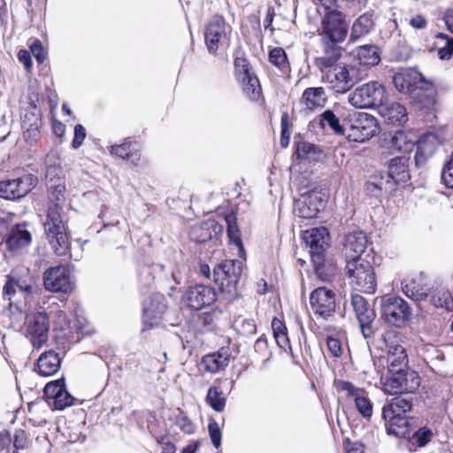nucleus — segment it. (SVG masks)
Masks as SVG:
<instances>
[{
  "label": "nucleus",
  "mask_w": 453,
  "mask_h": 453,
  "mask_svg": "<svg viewBox=\"0 0 453 453\" xmlns=\"http://www.w3.org/2000/svg\"><path fill=\"white\" fill-rule=\"evenodd\" d=\"M41 293L36 278L28 271L25 274H11L3 287L2 296L8 302V309L12 319L19 320L26 314L23 334L34 349H39L49 339L50 326L47 311L29 312L35 297Z\"/></svg>",
  "instance_id": "obj_1"
},
{
  "label": "nucleus",
  "mask_w": 453,
  "mask_h": 453,
  "mask_svg": "<svg viewBox=\"0 0 453 453\" xmlns=\"http://www.w3.org/2000/svg\"><path fill=\"white\" fill-rule=\"evenodd\" d=\"M393 82L400 93L413 94V99L417 100L421 109H428L434 105V83L426 79L416 68L402 69L395 73Z\"/></svg>",
  "instance_id": "obj_2"
},
{
  "label": "nucleus",
  "mask_w": 453,
  "mask_h": 453,
  "mask_svg": "<svg viewBox=\"0 0 453 453\" xmlns=\"http://www.w3.org/2000/svg\"><path fill=\"white\" fill-rule=\"evenodd\" d=\"M310 248V256L317 276L323 281L330 280L335 274L334 265L326 260V250L329 247V233L326 227H315L306 231L303 235Z\"/></svg>",
  "instance_id": "obj_3"
},
{
  "label": "nucleus",
  "mask_w": 453,
  "mask_h": 453,
  "mask_svg": "<svg viewBox=\"0 0 453 453\" xmlns=\"http://www.w3.org/2000/svg\"><path fill=\"white\" fill-rule=\"evenodd\" d=\"M60 211L61 207L58 203L50 205L43 227L50 249L55 255L63 257L68 254L71 243Z\"/></svg>",
  "instance_id": "obj_4"
},
{
  "label": "nucleus",
  "mask_w": 453,
  "mask_h": 453,
  "mask_svg": "<svg viewBox=\"0 0 453 453\" xmlns=\"http://www.w3.org/2000/svg\"><path fill=\"white\" fill-rule=\"evenodd\" d=\"M380 309L381 319L390 326L404 328L411 321L412 310L409 303L399 296H382Z\"/></svg>",
  "instance_id": "obj_5"
},
{
  "label": "nucleus",
  "mask_w": 453,
  "mask_h": 453,
  "mask_svg": "<svg viewBox=\"0 0 453 453\" xmlns=\"http://www.w3.org/2000/svg\"><path fill=\"white\" fill-rule=\"evenodd\" d=\"M346 273L350 286L357 291L373 294L377 281L374 269L371 263L364 258L348 260Z\"/></svg>",
  "instance_id": "obj_6"
},
{
  "label": "nucleus",
  "mask_w": 453,
  "mask_h": 453,
  "mask_svg": "<svg viewBox=\"0 0 453 453\" xmlns=\"http://www.w3.org/2000/svg\"><path fill=\"white\" fill-rule=\"evenodd\" d=\"M385 87L378 81H369L357 87L349 96V102L356 108L380 107L387 100Z\"/></svg>",
  "instance_id": "obj_7"
},
{
  "label": "nucleus",
  "mask_w": 453,
  "mask_h": 453,
  "mask_svg": "<svg viewBox=\"0 0 453 453\" xmlns=\"http://www.w3.org/2000/svg\"><path fill=\"white\" fill-rule=\"evenodd\" d=\"M242 273V262L240 260H225L213 269V279L221 291L233 294Z\"/></svg>",
  "instance_id": "obj_8"
},
{
  "label": "nucleus",
  "mask_w": 453,
  "mask_h": 453,
  "mask_svg": "<svg viewBox=\"0 0 453 453\" xmlns=\"http://www.w3.org/2000/svg\"><path fill=\"white\" fill-rule=\"evenodd\" d=\"M420 384L418 374L409 369L390 373V377L382 381V389L389 395L414 393Z\"/></svg>",
  "instance_id": "obj_9"
},
{
  "label": "nucleus",
  "mask_w": 453,
  "mask_h": 453,
  "mask_svg": "<svg viewBox=\"0 0 453 453\" xmlns=\"http://www.w3.org/2000/svg\"><path fill=\"white\" fill-rule=\"evenodd\" d=\"M231 27L226 25L222 16L216 15L211 19L204 31V41L208 51L215 54L219 48L229 44Z\"/></svg>",
  "instance_id": "obj_10"
},
{
  "label": "nucleus",
  "mask_w": 453,
  "mask_h": 453,
  "mask_svg": "<svg viewBox=\"0 0 453 453\" xmlns=\"http://www.w3.org/2000/svg\"><path fill=\"white\" fill-rule=\"evenodd\" d=\"M348 33L345 15L338 10H328L321 22V41L342 42Z\"/></svg>",
  "instance_id": "obj_11"
},
{
  "label": "nucleus",
  "mask_w": 453,
  "mask_h": 453,
  "mask_svg": "<svg viewBox=\"0 0 453 453\" xmlns=\"http://www.w3.org/2000/svg\"><path fill=\"white\" fill-rule=\"evenodd\" d=\"M42 280L45 289L50 292L68 294L74 288L71 269L65 265L47 269L43 273Z\"/></svg>",
  "instance_id": "obj_12"
},
{
  "label": "nucleus",
  "mask_w": 453,
  "mask_h": 453,
  "mask_svg": "<svg viewBox=\"0 0 453 453\" xmlns=\"http://www.w3.org/2000/svg\"><path fill=\"white\" fill-rule=\"evenodd\" d=\"M377 119L366 113L358 112L351 120L347 137L349 141L365 142L379 134Z\"/></svg>",
  "instance_id": "obj_13"
},
{
  "label": "nucleus",
  "mask_w": 453,
  "mask_h": 453,
  "mask_svg": "<svg viewBox=\"0 0 453 453\" xmlns=\"http://www.w3.org/2000/svg\"><path fill=\"white\" fill-rule=\"evenodd\" d=\"M320 72L322 81L337 93L347 92L356 82L353 75L355 70L349 66L334 65Z\"/></svg>",
  "instance_id": "obj_14"
},
{
  "label": "nucleus",
  "mask_w": 453,
  "mask_h": 453,
  "mask_svg": "<svg viewBox=\"0 0 453 453\" xmlns=\"http://www.w3.org/2000/svg\"><path fill=\"white\" fill-rule=\"evenodd\" d=\"M216 300L217 292L215 288L204 284L189 287L182 296V303L195 311L211 306Z\"/></svg>",
  "instance_id": "obj_15"
},
{
  "label": "nucleus",
  "mask_w": 453,
  "mask_h": 453,
  "mask_svg": "<svg viewBox=\"0 0 453 453\" xmlns=\"http://www.w3.org/2000/svg\"><path fill=\"white\" fill-rule=\"evenodd\" d=\"M350 305L359 323L363 336L366 339L371 337L372 334V324L376 318L373 307L359 294H351Z\"/></svg>",
  "instance_id": "obj_16"
},
{
  "label": "nucleus",
  "mask_w": 453,
  "mask_h": 453,
  "mask_svg": "<svg viewBox=\"0 0 453 453\" xmlns=\"http://www.w3.org/2000/svg\"><path fill=\"white\" fill-rule=\"evenodd\" d=\"M166 311L165 297L159 293L152 294L143 303V325L147 328L160 326L165 319Z\"/></svg>",
  "instance_id": "obj_17"
},
{
  "label": "nucleus",
  "mask_w": 453,
  "mask_h": 453,
  "mask_svg": "<svg viewBox=\"0 0 453 453\" xmlns=\"http://www.w3.org/2000/svg\"><path fill=\"white\" fill-rule=\"evenodd\" d=\"M37 184V178L26 174L14 180L0 182V197L17 200L27 196Z\"/></svg>",
  "instance_id": "obj_18"
},
{
  "label": "nucleus",
  "mask_w": 453,
  "mask_h": 453,
  "mask_svg": "<svg viewBox=\"0 0 453 453\" xmlns=\"http://www.w3.org/2000/svg\"><path fill=\"white\" fill-rule=\"evenodd\" d=\"M337 390L345 392L354 403L358 413L365 419H370L372 416V403L368 397L364 388L354 386L351 382L346 380H338L335 382Z\"/></svg>",
  "instance_id": "obj_19"
},
{
  "label": "nucleus",
  "mask_w": 453,
  "mask_h": 453,
  "mask_svg": "<svg viewBox=\"0 0 453 453\" xmlns=\"http://www.w3.org/2000/svg\"><path fill=\"white\" fill-rule=\"evenodd\" d=\"M310 304L315 315L326 319L335 311V294L325 287L318 288L311 293Z\"/></svg>",
  "instance_id": "obj_20"
},
{
  "label": "nucleus",
  "mask_w": 453,
  "mask_h": 453,
  "mask_svg": "<svg viewBox=\"0 0 453 453\" xmlns=\"http://www.w3.org/2000/svg\"><path fill=\"white\" fill-rule=\"evenodd\" d=\"M235 73L238 81L242 84L246 95L256 99L260 94V85L257 77L251 72L247 59L236 58L234 60Z\"/></svg>",
  "instance_id": "obj_21"
},
{
  "label": "nucleus",
  "mask_w": 453,
  "mask_h": 453,
  "mask_svg": "<svg viewBox=\"0 0 453 453\" xmlns=\"http://www.w3.org/2000/svg\"><path fill=\"white\" fill-rule=\"evenodd\" d=\"M386 183L383 182V176L381 180L375 184L379 189L387 188L386 185L392 188V181L394 184L406 182L410 179L408 158L405 156L395 157L390 160L388 165V171L387 173Z\"/></svg>",
  "instance_id": "obj_22"
},
{
  "label": "nucleus",
  "mask_w": 453,
  "mask_h": 453,
  "mask_svg": "<svg viewBox=\"0 0 453 453\" xmlns=\"http://www.w3.org/2000/svg\"><path fill=\"white\" fill-rule=\"evenodd\" d=\"M323 207L324 199L314 190L302 195L301 198L295 203L296 213L303 219L316 217Z\"/></svg>",
  "instance_id": "obj_23"
},
{
  "label": "nucleus",
  "mask_w": 453,
  "mask_h": 453,
  "mask_svg": "<svg viewBox=\"0 0 453 453\" xmlns=\"http://www.w3.org/2000/svg\"><path fill=\"white\" fill-rule=\"evenodd\" d=\"M223 226L215 219H209L200 224L191 226L189 238L192 242L203 243L214 238H218L223 233Z\"/></svg>",
  "instance_id": "obj_24"
},
{
  "label": "nucleus",
  "mask_w": 453,
  "mask_h": 453,
  "mask_svg": "<svg viewBox=\"0 0 453 453\" xmlns=\"http://www.w3.org/2000/svg\"><path fill=\"white\" fill-rule=\"evenodd\" d=\"M367 245V237L362 231H353L345 235L343 241V252L349 260L362 258L361 254Z\"/></svg>",
  "instance_id": "obj_25"
},
{
  "label": "nucleus",
  "mask_w": 453,
  "mask_h": 453,
  "mask_svg": "<svg viewBox=\"0 0 453 453\" xmlns=\"http://www.w3.org/2000/svg\"><path fill=\"white\" fill-rule=\"evenodd\" d=\"M323 45L322 55L316 58V65L320 71L336 65L342 56V47L339 42L321 41Z\"/></svg>",
  "instance_id": "obj_26"
},
{
  "label": "nucleus",
  "mask_w": 453,
  "mask_h": 453,
  "mask_svg": "<svg viewBox=\"0 0 453 453\" xmlns=\"http://www.w3.org/2000/svg\"><path fill=\"white\" fill-rule=\"evenodd\" d=\"M417 150L415 154V162L418 166L424 165L437 150L439 141L434 134H426L416 142Z\"/></svg>",
  "instance_id": "obj_27"
},
{
  "label": "nucleus",
  "mask_w": 453,
  "mask_h": 453,
  "mask_svg": "<svg viewBox=\"0 0 453 453\" xmlns=\"http://www.w3.org/2000/svg\"><path fill=\"white\" fill-rule=\"evenodd\" d=\"M380 108V114L389 124L402 126L408 121L406 108L399 103L383 104Z\"/></svg>",
  "instance_id": "obj_28"
},
{
  "label": "nucleus",
  "mask_w": 453,
  "mask_h": 453,
  "mask_svg": "<svg viewBox=\"0 0 453 453\" xmlns=\"http://www.w3.org/2000/svg\"><path fill=\"white\" fill-rule=\"evenodd\" d=\"M412 407V397L410 395H399L394 397L382 409L384 419H392L395 415H403L410 411Z\"/></svg>",
  "instance_id": "obj_29"
},
{
  "label": "nucleus",
  "mask_w": 453,
  "mask_h": 453,
  "mask_svg": "<svg viewBox=\"0 0 453 453\" xmlns=\"http://www.w3.org/2000/svg\"><path fill=\"white\" fill-rule=\"evenodd\" d=\"M387 361L389 373L407 369L408 357L405 349L399 344L388 345Z\"/></svg>",
  "instance_id": "obj_30"
},
{
  "label": "nucleus",
  "mask_w": 453,
  "mask_h": 453,
  "mask_svg": "<svg viewBox=\"0 0 453 453\" xmlns=\"http://www.w3.org/2000/svg\"><path fill=\"white\" fill-rule=\"evenodd\" d=\"M326 101L327 96L322 87L307 88L300 99V103L311 111L323 108Z\"/></svg>",
  "instance_id": "obj_31"
},
{
  "label": "nucleus",
  "mask_w": 453,
  "mask_h": 453,
  "mask_svg": "<svg viewBox=\"0 0 453 453\" xmlns=\"http://www.w3.org/2000/svg\"><path fill=\"white\" fill-rule=\"evenodd\" d=\"M31 240L32 235L26 228V226L18 224L11 229L6 240V245L10 250L16 251L27 247Z\"/></svg>",
  "instance_id": "obj_32"
},
{
  "label": "nucleus",
  "mask_w": 453,
  "mask_h": 453,
  "mask_svg": "<svg viewBox=\"0 0 453 453\" xmlns=\"http://www.w3.org/2000/svg\"><path fill=\"white\" fill-rule=\"evenodd\" d=\"M60 358L54 350L46 351L37 360V372L42 376H52L60 368Z\"/></svg>",
  "instance_id": "obj_33"
},
{
  "label": "nucleus",
  "mask_w": 453,
  "mask_h": 453,
  "mask_svg": "<svg viewBox=\"0 0 453 453\" xmlns=\"http://www.w3.org/2000/svg\"><path fill=\"white\" fill-rule=\"evenodd\" d=\"M229 360L228 350L222 348L218 352L205 355L202 359V365L207 372L215 373L226 367Z\"/></svg>",
  "instance_id": "obj_34"
},
{
  "label": "nucleus",
  "mask_w": 453,
  "mask_h": 453,
  "mask_svg": "<svg viewBox=\"0 0 453 453\" xmlns=\"http://www.w3.org/2000/svg\"><path fill=\"white\" fill-rule=\"evenodd\" d=\"M109 152L111 155L129 160L134 165H138L141 160L139 146L135 142H127L119 145H111L109 148Z\"/></svg>",
  "instance_id": "obj_35"
},
{
  "label": "nucleus",
  "mask_w": 453,
  "mask_h": 453,
  "mask_svg": "<svg viewBox=\"0 0 453 453\" xmlns=\"http://www.w3.org/2000/svg\"><path fill=\"white\" fill-rule=\"evenodd\" d=\"M374 26L372 12H367L359 16L352 25L349 40L356 42L370 33Z\"/></svg>",
  "instance_id": "obj_36"
},
{
  "label": "nucleus",
  "mask_w": 453,
  "mask_h": 453,
  "mask_svg": "<svg viewBox=\"0 0 453 453\" xmlns=\"http://www.w3.org/2000/svg\"><path fill=\"white\" fill-rule=\"evenodd\" d=\"M392 147L402 153L411 152L416 145V141L413 139V134L406 133L403 130L395 132L391 139Z\"/></svg>",
  "instance_id": "obj_37"
},
{
  "label": "nucleus",
  "mask_w": 453,
  "mask_h": 453,
  "mask_svg": "<svg viewBox=\"0 0 453 453\" xmlns=\"http://www.w3.org/2000/svg\"><path fill=\"white\" fill-rule=\"evenodd\" d=\"M357 57L364 65H376L380 61L379 49L375 45H363L357 49Z\"/></svg>",
  "instance_id": "obj_38"
},
{
  "label": "nucleus",
  "mask_w": 453,
  "mask_h": 453,
  "mask_svg": "<svg viewBox=\"0 0 453 453\" xmlns=\"http://www.w3.org/2000/svg\"><path fill=\"white\" fill-rule=\"evenodd\" d=\"M49 318L53 319L55 330L65 331L70 327V320L66 313L59 308L58 303H54L48 308Z\"/></svg>",
  "instance_id": "obj_39"
},
{
  "label": "nucleus",
  "mask_w": 453,
  "mask_h": 453,
  "mask_svg": "<svg viewBox=\"0 0 453 453\" xmlns=\"http://www.w3.org/2000/svg\"><path fill=\"white\" fill-rule=\"evenodd\" d=\"M430 302L436 308L446 310L453 308L451 293L446 288H439L434 290L431 294Z\"/></svg>",
  "instance_id": "obj_40"
},
{
  "label": "nucleus",
  "mask_w": 453,
  "mask_h": 453,
  "mask_svg": "<svg viewBox=\"0 0 453 453\" xmlns=\"http://www.w3.org/2000/svg\"><path fill=\"white\" fill-rule=\"evenodd\" d=\"M29 117L32 119L31 123H27V120H26L25 124H22L23 135L27 143L34 144L40 134L41 119L38 115Z\"/></svg>",
  "instance_id": "obj_41"
},
{
  "label": "nucleus",
  "mask_w": 453,
  "mask_h": 453,
  "mask_svg": "<svg viewBox=\"0 0 453 453\" xmlns=\"http://www.w3.org/2000/svg\"><path fill=\"white\" fill-rule=\"evenodd\" d=\"M319 124L323 128L329 127L336 134H344V127L340 124L339 118L331 110L325 111L319 116Z\"/></svg>",
  "instance_id": "obj_42"
},
{
  "label": "nucleus",
  "mask_w": 453,
  "mask_h": 453,
  "mask_svg": "<svg viewBox=\"0 0 453 453\" xmlns=\"http://www.w3.org/2000/svg\"><path fill=\"white\" fill-rule=\"evenodd\" d=\"M296 154L300 158L318 161L320 159L322 150L313 143L303 142L297 145Z\"/></svg>",
  "instance_id": "obj_43"
},
{
  "label": "nucleus",
  "mask_w": 453,
  "mask_h": 453,
  "mask_svg": "<svg viewBox=\"0 0 453 453\" xmlns=\"http://www.w3.org/2000/svg\"><path fill=\"white\" fill-rule=\"evenodd\" d=\"M388 433L397 437L403 436L407 432L408 421L403 415H395L392 419H385Z\"/></svg>",
  "instance_id": "obj_44"
},
{
  "label": "nucleus",
  "mask_w": 453,
  "mask_h": 453,
  "mask_svg": "<svg viewBox=\"0 0 453 453\" xmlns=\"http://www.w3.org/2000/svg\"><path fill=\"white\" fill-rule=\"evenodd\" d=\"M206 403L216 411L220 412L225 409L226 398L222 390L218 387H211L206 395Z\"/></svg>",
  "instance_id": "obj_45"
},
{
  "label": "nucleus",
  "mask_w": 453,
  "mask_h": 453,
  "mask_svg": "<svg viewBox=\"0 0 453 453\" xmlns=\"http://www.w3.org/2000/svg\"><path fill=\"white\" fill-rule=\"evenodd\" d=\"M269 61L273 65L282 72L289 70V63L288 61L287 54L282 48L276 47L273 49L269 52Z\"/></svg>",
  "instance_id": "obj_46"
},
{
  "label": "nucleus",
  "mask_w": 453,
  "mask_h": 453,
  "mask_svg": "<svg viewBox=\"0 0 453 453\" xmlns=\"http://www.w3.org/2000/svg\"><path fill=\"white\" fill-rule=\"evenodd\" d=\"M227 224V236L229 242L235 245L239 250L242 249V239L239 228L236 225L235 219L232 215H228L225 219Z\"/></svg>",
  "instance_id": "obj_47"
},
{
  "label": "nucleus",
  "mask_w": 453,
  "mask_h": 453,
  "mask_svg": "<svg viewBox=\"0 0 453 453\" xmlns=\"http://www.w3.org/2000/svg\"><path fill=\"white\" fill-rule=\"evenodd\" d=\"M434 438V432L432 429L423 426L418 428L412 435L413 441L419 447L426 446Z\"/></svg>",
  "instance_id": "obj_48"
},
{
  "label": "nucleus",
  "mask_w": 453,
  "mask_h": 453,
  "mask_svg": "<svg viewBox=\"0 0 453 453\" xmlns=\"http://www.w3.org/2000/svg\"><path fill=\"white\" fill-rule=\"evenodd\" d=\"M402 291L407 297L415 301L424 300L427 296L426 293L420 292L415 288L414 281H402Z\"/></svg>",
  "instance_id": "obj_49"
},
{
  "label": "nucleus",
  "mask_w": 453,
  "mask_h": 453,
  "mask_svg": "<svg viewBox=\"0 0 453 453\" xmlns=\"http://www.w3.org/2000/svg\"><path fill=\"white\" fill-rule=\"evenodd\" d=\"M73 403V397L66 391L65 386L62 388V392L57 396L54 401L50 402V406H52L56 410H64L66 407L71 406Z\"/></svg>",
  "instance_id": "obj_50"
},
{
  "label": "nucleus",
  "mask_w": 453,
  "mask_h": 453,
  "mask_svg": "<svg viewBox=\"0 0 453 453\" xmlns=\"http://www.w3.org/2000/svg\"><path fill=\"white\" fill-rule=\"evenodd\" d=\"M281 134H280V145L283 148H287L289 143L291 135V123L289 117L287 112L283 113L280 119Z\"/></svg>",
  "instance_id": "obj_51"
},
{
  "label": "nucleus",
  "mask_w": 453,
  "mask_h": 453,
  "mask_svg": "<svg viewBox=\"0 0 453 453\" xmlns=\"http://www.w3.org/2000/svg\"><path fill=\"white\" fill-rule=\"evenodd\" d=\"M441 180L446 187L453 188V153L444 163L441 171Z\"/></svg>",
  "instance_id": "obj_52"
},
{
  "label": "nucleus",
  "mask_w": 453,
  "mask_h": 453,
  "mask_svg": "<svg viewBox=\"0 0 453 453\" xmlns=\"http://www.w3.org/2000/svg\"><path fill=\"white\" fill-rule=\"evenodd\" d=\"M65 386L63 380L51 381L46 384L44 388V395L48 399V403L54 401L62 392V388Z\"/></svg>",
  "instance_id": "obj_53"
},
{
  "label": "nucleus",
  "mask_w": 453,
  "mask_h": 453,
  "mask_svg": "<svg viewBox=\"0 0 453 453\" xmlns=\"http://www.w3.org/2000/svg\"><path fill=\"white\" fill-rule=\"evenodd\" d=\"M438 37L447 39L446 45L438 50V57L440 59L448 60L453 55V38H449L444 34H439Z\"/></svg>",
  "instance_id": "obj_54"
},
{
  "label": "nucleus",
  "mask_w": 453,
  "mask_h": 453,
  "mask_svg": "<svg viewBox=\"0 0 453 453\" xmlns=\"http://www.w3.org/2000/svg\"><path fill=\"white\" fill-rule=\"evenodd\" d=\"M208 431L212 445L218 449L221 444V431L219 424L214 420L210 421Z\"/></svg>",
  "instance_id": "obj_55"
},
{
  "label": "nucleus",
  "mask_w": 453,
  "mask_h": 453,
  "mask_svg": "<svg viewBox=\"0 0 453 453\" xmlns=\"http://www.w3.org/2000/svg\"><path fill=\"white\" fill-rule=\"evenodd\" d=\"M327 349L332 356L339 357L342 355L343 349L339 339L328 336L326 340Z\"/></svg>",
  "instance_id": "obj_56"
},
{
  "label": "nucleus",
  "mask_w": 453,
  "mask_h": 453,
  "mask_svg": "<svg viewBox=\"0 0 453 453\" xmlns=\"http://www.w3.org/2000/svg\"><path fill=\"white\" fill-rule=\"evenodd\" d=\"M86 130L82 125L77 124L74 127V136L72 142V147L73 149H78L81 146L84 139L86 138Z\"/></svg>",
  "instance_id": "obj_57"
},
{
  "label": "nucleus",
  "mask_w": 453,
  "mask_h": 453,
  "mask_svg": "<svg viewBox=\"0 0 453 453\" xmlns=\"http://www.w3.org/2000/svg\"><path fill=\"white\" fill-rule=\"evenodd\" d=\"M177 425L186 434L194 432V425L191 420L184 414H180L177 418Z\"/></svg>",
  "instance_id": "obj_58"
},
{
  "label": "nucleus",
  "mask_w": 453,
  "mask_h": 453,
  "mask_svg": "<svg viewBox=\"0 0 453 453\" xmlns=\"http://www.w3.org/2000/svg\"><path fill=\"white\" fill-rule=\"evenodd\" d=\"M408 24L414 29L422 30L427 27L426 18L420 14H416L408 19Z\"/></svg>",
  "instance_id": "obj_59"
},
{
  "label": "nucleus",
  "mask_w": 453,
  "mask_h": 453,
  "mask_svg": "<svg viewBox=\"0 0 453 453\" xmlns=\"http://www.w3.org/2000/svg\"><path fill=\"white\" fill-rule=\"evenodd\" d=\"M13 446L16 449H22L26 446V434L21 429L16 430L13 439Z\"/></svg>",
  "instance_id": "obj_60"
},
{
  "label": "nucleus",
  "mask_w": 453,
  "mask_h": 453,
  "mask_svg": "<svg viewBox=\"0 0 453 453\" xmlns=\"http://www.w3.org/2000/svg\"><path fill=\"white\" fill-rule=\"evenodd\" d=\"M18 58L27 70H29L32 67L33 63L28 50H20L18 53Z\"/></svg>",
  "instance_id": "obj_61"
},
{
  "label": "nucleus",
  "mask_w": 453,
  "mask_h": 453,
  "mask_svg": "<svg viewBox=\"0 0 453 453\" xmlns=\"http://www.w3.org/2000/svg\"><path fill=\"white\" fill-rule=\"evenodd\" d=\"M32 53L37 58L39 62H42L45 58L44 54L42 53V46L39 41L34 42L30 46Z\"/></svg>",
  "instance_id": "obj_62"
},
{
  "label": "nucleus",
  "mask_w": 453,
  "mask_h": 453,
  "mask_svg": "<svg viewBox=\"0 0 453 453\" xmlns=\"http://www.w3.org/2000/svg\"><path fill=\"white\" fill-rule=\"evenodd\" d=\"M272 330L274 337L277 334H280L287 332V327L280 319L275 318L272 321Z\"/></svg>",
  "instance_id": "obj_63"
},
{
  "label": "nucleus",
  "mask_w": 453,
  "mask_h": 453,
  "mask_svg": "<svg viewBox=\"0 0 453 453\" xmlns=\"http://www.w3.org/2000/svg\"><path fill=\"white\" fill-rule=\"evenodd\" d=\"M274 339L280 349H286L287 347H289L288 332L275 335Z\"/></svg>",
  "instance_id": "obj_64"
}]
</instances>
